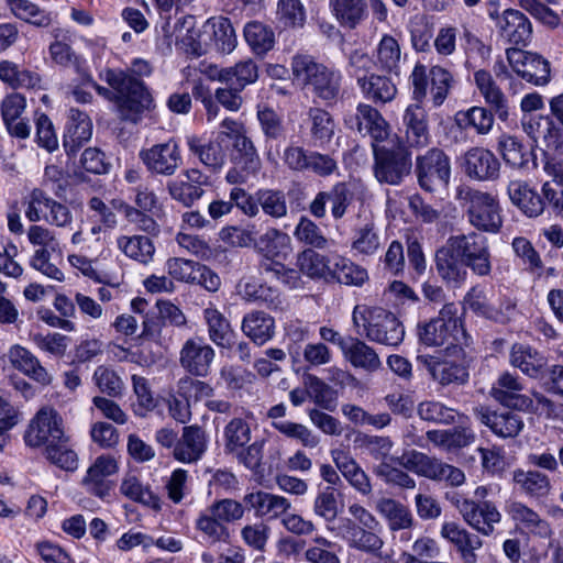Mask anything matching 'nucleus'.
<instances>
[{"instance_id": "7", "label": "nucleus", "mask_w": 563, "mask_h": 563, "mask_svg": "<svg viewBox=\"0 0 563 563\" xmlns=\"http://www.w3.org/2000/svg\"><path fill=\"white\" fill-rule=\"evenodd\" d=\"M66 437L64 420L58 411L51 407H42L30 420L24 432V442L30 448H47Z\"/></svg>"}, {"instance_id": "37", "label": "nucleus", "mask_w": 563, "mask_h": 563, "mask_svg": "<svg viewBox=\"0 0 563 563\" xmlns=\"http://www.w3.org/2000/svg\"><path fill=\"white\" fill-rule=\"evenodd\" d=\"M507 192L511 203L527 217L536 218L543 212L544 201L527 181L520 179L509 181Z\"/></svg>"}, {"instance_id": "42", "label": "nucleus", "mask_w": 563, "mask_h": 563, "mask_svg": "<svg viewBox=\"0 0 563 563\" xmlns=\"http://www.w3.org/2000/svg\"><path fill=\"white\" fill-rule=\"evenodd\" d=\"M401 57V47L398 40L390 34H384L374 51L375 67L380 71L397 75L400 69Z\"/></svg>"}, {"instance_id": "10", "label": "nucleus", "mask_w": 563, "mask_h": 563, "mask_svg": "<svg viewBox=\"0 0 563 563\" xmlns=\"http://www.w3.org/2000/svg\"><path fill=\"white\" fill-rule=\"evenodd\" d=\"M165 271L173 280L199 285L211 292L221 286V279L216 272L195 261L170 257L165 263Z\"/></svg>"}, {"instance_id": "46", "label": "nucleus", "mask_w": 563, "mask_h": 563, "mask_svg": "<svg viewBox=\"0 0 563 563\" xmlns=\"http://www.w3.org/2000/svg\"><path fill=\"white\" fill-rule=\"evenodd\" d=\"M329 8L341 26L352 30L367 15L364 0H329Z\"/></svg>"}, {"instance_id": "17", "label": "nucleus", "mask_w": 563, "mask_h": 563, "mask_svg": "<svg viewBox=\"0 0 563 563\" xmlns=\"http://www.w3.org/2000/svg\"><path fill=\"white\" fill-rule=\"evenodd\" d=\"M214 356L213 347L203 339L191 338L185 341L179 351V363L190 375L206 377L210 373Z\"/></svg>"}, {"instance_id": "25", "label": "nucleus", "mask_w": 563, "mask_h": 563, "mask_svg": "<svg viewBox=\"0 0 563 563\" xmlns=\"http://www.w3.org/2000/svg\"><path fill=\"white\" fill-rule=\"evenodd\" d=\"M500 163L493 152L473 147L464 155L466 175L476 180H494L499 175Z\"/></svg>"}, {"instance_id": "38", "label": "nucleus", "mask_w": 563, "mask_h": 563, "mask_svg": "<svg viewBox=\"0 0 563 563\" xmlns=\"http://www.w3.org/2000/svg\"><path fill=\"white\" fill-rule=\"evenodd\" d=\"M118 250L128 258L142 265H147L154 260L155 244L147 235L133 234L119 235L115 240Z\"/></svg>"}, {"instance_id": "16", "label": "nucleus", "mask_w": 563, "mask_h": 563, "mask_svg": "<svg viewBox=\"0 0 563 563\" xmlns=\"http://www.w3.org/2000/svg\"><path fill=\"white\" fill-rule=\"evenodd\" d=\"M119 471L118 461L110 454L98 456L88 467L81 479V485L87 493L104 500L110 497L114 487L113 482L108 479Z\"/></svg>"}, {"instance_id": "22", "label": "nucleus", "mask_w": 563, "mask_h": 563, "mask_svg": "<svg viewBox=\"0 0 563 563\" xmlns=\"http://www.w3.org/2000/svg\"><path fill=\"white\" fill-rule=\"evenodd\" d=\"M522 128L534 143H541L563 156V132L550 117L523 118Z\"/></svg>"}, {"instance_id": "43", "label": "nucleus", "mask_w": 563, "mask_h": 563, "mask_svg": "<svg viewBox=\"0 0 563 563\" xmlns=\"http://www.w3.org/2000/svg\"><path fill=\"white\" fill-rule=\"evenodd\" d=\"M91 135L92 123L89 117L80 110L71 108L64 136L65 148L70 153H75L84 142L90 140Z\"/></svg>"}, {"instance_id": "19", "label": "nucleus", "mask_w": 563, "mask_h": 563, "mask_svg": "<svg viewBox=\"0 0 563 563\" xmlns=\"http://www.w3.org/2000/svg\"><path fill=\"white\" fill-rule=\"evenodd\" d=\"M523 384L518 375L508 371L501 373L490 389L492 397L499 404L521 411L532 409L531 397L523 395Z\"/></svg>"}, {"instance_id": "47", "label": "nucleus", "mask_w": 563, "mask_h": 563, "mask_svg": "<svg viewBox=\"0 0 563 563\" xmlns=\"http://www.w3.org/2000/svg\"><path fill=\"white\" fill-rule=\"evenodd\" d=\"M375 509L387 521L391 531L408 529L412 526L413 519L410 510L394 498L377 499Z\"/></svg>"}, {"instance_id": "33", "label": "nucleus", "mask_w": 563, "mask_h": 563, "mask_svg": "<svg viewBox=\"0 0 563 563\" xmlns=\"http://www.w3.org/2000/svg\"><path fill=\"white\" fill-rule=\"evenodd\" d=\"M244 503L254 510L256 517L268 520L280 518L291 508V503L286 497L263 490L246 494Z\"/></svg>"}, {"instance_id": "20", "label": "nucleus", "mask_w": 563, "mask_h": 563, "mask_svg": "<svg viewBox=\"0 0 563 563\" xmlns=\"http://www.w3.org/2000/svg\"><path fill=\"white\" fill-rule=\"evenodd\" d=\"M208 444V435L201 427L197 424L184 427L173 450V456L184 464L197 463L207 452Z\"/></svg>"}, {"instance_id": "52", "label": "nucleus", "mask_w": 563, "mask_h": 563, "mask_svg": "<svg viewBox=\"0 0 563 563\" xmlns=\"http://www.w3.org/2000/svg\"><path fill=\"white\" fill-rule=\"evenodd\" d=\"M258 269L261 274L269 275L289 289L305 288V280L298 267L286 266L280 261H260Z\"/></svg>"}, {"instance_id": "29", "label": "nucleus", "mask_w": 563, "mask_h": 563, "mask_svg": "<svg viewBox=\"0 0 563 563\" xmlns=\"http://www.w3.org/2000/svg\"><path fill=\"white\" fill-rule=\"evenodd\" d=\"M402 123L409 146L421 148L429 144L428 115L421 103H412L406 108Z\"/></svg>"}, {"instance_id": "9", "label": "nucleus", "mask_w": 563, "mask_h": 563, "mask_svg": "<svg viewBox=\"0 0 563 563\" xmlns=\"http://www.w3.org/2000/svg\"><path fill=\"white\" fill-rule=\"evenodd\" d=\"M418 183L426 191H437L449 185L451 163L448 155L440 148H431L416 159Z\"/></svg>"}, {"instance_id": "11", "label": "nucleus", "mask_w": 563, "mask_h": 563, "mask_svg": "<svg viewBox=\"0 0 563 563\" xmlns=\"http://www.w3.org/2000/svg\"><path fill=\"white\" fill-rule=\"evenodd\" d=\"M453 504L463 520L482 536H492L495 526L501 521L500 511L490 500L475 501L470 498L457 497Z\"/></svg>"}, {"instance_id": "51", "label": "nucleus", "mask_w": 563, "mask_h": 563, "mask_svg": "<svg viewBox=\"0 0 563 563\" xmlns=\"http://www.w3.org/2000/svg\"><path fill=\"white\" fill-rule=\"evenodd\" d=\"M296 267L310 279H327L332 269L330 260L312 249H306L297 254Z\"/></svg>"}, {"instance_id": "61", "label": "nucleus", "mask_w": 563, "mask_h": 563, "mask_svg": "<svg viewBox=\"0 0 563 563\" xmlns=\"http://www.w3.org/2000/svg\"><path fill=\"white\" fill-rule=\"evenodd\" d=\"M224 451L228 454L240 451L251 440L250 424L242 418H233L223 430Z\"/></svg>"}, {"instance_id": "62", "label": "nucleus", "mask_w": 563, "mask_h": 563, "mask_svg": "<svg viewBox=\"0 0 563 563\" xmlns=\"http://www.w3.org/2000/svg\"><path fill=\"white\" fill-rule=\"evenodd\" d=\"M459 124L464 128H472L478 134H488L494 125V113L485 107L474 106L456 115Z\"/></svg>"}, {"instance_id": "5", "label": "nucleus", "mask_w": 563, "mask_h": 563, "mask_svg": "<svg viewBox=\"0 0 563 563\" xmlns=\"http://www.w3.org/2000/svg\"><path fill=\"white\" fill-rule=\"evenodd\" d=\"M419 338L429 346L466 345L468 338L459 316V307L453 302L444 305L437 318L419 328Z\"/></svg>"}, {"instance_id": "28", "label": "nucleus", "mask_w": 563, "mask_h": 563, "mask_svg": "<svg viewBox=\"0 0 563 563\" xmlns=\"http://www.w3.org/2000/svg\"><path fill=\"white\" fill-rule=\"evenodd\" d=\"M474 81L486 104L490 107L500 121L509 118V101L492 74L479 69L474 73Z\"/></svg>"}, {"instance_id": "8", "label": "nucleus", "mask_w": 563, "mask_h": 563, "mask_svg": "<svg viewBox=\"0 0 563 563\" xmlns=\"http://www.w3.org/2000/svg\"><path fill=\"white\" fill-rule=\"evenodd\" d=\"M25 217L31 222L44 220L49 225L71 229L74 217L68 206L53 199L41 189H34L25 210Z\"/></svg>"}, {"instance_id": "58", "label": "nucleus", "mask_w": 563, "mask_h": 563, "mask_svg": "<svg viewBox=\"0 0 563 563\" xmlns=\"http://www.w3.org/2000/svg\"><path fill=\"white\" fill-rule=\"evenodd\" d=\"M206 26H210L213 33L214 45L223 54H230L238 44L235 31L228 18L217 16L207 21Z\"/></svg>"}, {"instance_id": "60", "label": "nucleus", "mask_w": 563, "mask_h": 563, "mask_svg": "<svg viewBox=\"0 0 563 563\" xmlns=\"http://www.w3.org/2000/svg\"><path fill=\"white\" fill-rule=\"evenodd\" d=\"M45 457L52 464L67 472H74L78 467V455L69 445L67 435L63 441H57L45 448Z\"/></svg>"}, {"instance_id": "36", "label": "nucleus", "mask_w": 563, "mask_h": 563, "mask_svg": "<svg viewBox=\"0 0 563 563\" xmlns=\"http://www.w3.org/2000/svg\"><path fill=\"white\" fill-rule=\"evenodd\" d=\"M476 417L500 438H514L523 428L521 417L515 412H492L483 407L475 409Z\"/></svg>"}, {"instance_id": "40", "label": "nucleus", "mask_w": 563, "mask_h": 563, "mask_svg": "<svg viewBox=\"0 0 563 563\" xmlns=\"http://www.w3.org/2000/svg\"><path fill=\"white\" fill-rule=\"evenodd\" d=\"M512 482L521 494L536 499L547 497L552 489L549 476L536 470L516 468Z\"/></svg>"}, {"instance_id": "4", "label": "nucleus", "mask_w": 563, "mask_h": 563, "mask_svg": "<svg viewBox=\"0 0 563 563\" xmlns=\"http://www.w3.org/2000/svg\"><path fill=\"white\" fill-rule=\"evenodd\" d=\"M374 174L379 183L398 185L409 175L411 154L397 136L380 144L373 143Z\"/></svg>"}, {"instance_id": "23", "label": "nucleus", "mask_w": 563, "mask_h": 563, "mask_svg": "<svg viewBox=\"0 0 563 563\" xmlns=\"http://www.w3.org/2000/svg\"><path fill=\"white\" fill-rule=\"evenodd\" d=\"M167 22L163 26L165 37L170 44L173 41L188 54L194 56H201L206 49L200 41V31L196 29V20L192 15H185L179 18L173 25Z\"/></svg>"}, {"instance_id": "63", "label": "nucleus", "mask_w": 563, "mask_h": 563, "mask_svg": "<svg viewBox=\"0 0 563 563\" xmlns=\"http://www.w3.org/2000/svg\"><path fill=\"white\" fill-rule=\"evenodd\" d=\"M276 18L285 27L302 29L307 12L301 0H278Z\"/></svg>"}, {"instance_id": "32", "label": "nucleus", "mask_w": 563, "mask_h": 563, "mask_svg": "<svg viewBox=\"0 0 563 563\" xmlns=\"http://www.w3.org/2000/svg\"><path fill=\"white\" fill-rule=\"evenodd\" d=\"M418 361L424 366L431 377L442 386L463 384L468 378L467 369L455 362L440 360L431 355H420Z\"/></svg>"}, {"instance_id": "27", "label": "nucleus", "mask_w": 563, "mask_h": 563, "mask_svg": "<svg viewBox=\"0 0 563 563\" xmlns=\"http://www.w3.org/2000/svg\"><path fill=\"white\" fill-rule=\"evenodd\" d=\"M434 262L439 276L445 283L457 287L466 280L468 276L467 268L462 257L455 254L453 246L450 245L448 240L445 244L437 250Z\"/></svg>"}, {"instance_id": "15", "label": "nucleus", "mask_w": 563, "mask_h": 563, "mask_svg": "<svg viewBox=\"0 0 563 563\" xmlns=\"http://www.w3.org/2000/svg\"><path fill=\"white\" fill-rule=\"evenodd\" d=\"M506 55L512 70L522 79L536 86L549 82L550 64L540 55L519 48H508Z\"/></svg>"}, {"instance_id": "39", "label": "nucleus", "mask_w": 563, "mask_h": 563, "mask_svg": "<svg viewBox=\"0 0 563 563\" xmlns=\"http://www.w3.org/2000/svg\"><path fill=\"white\" fill-rule=\"evenodd\" d=\"M506 511L517 526L541 538H549L552 534L550 523L523 503L511 501L507 505Z\"/></svg>"}, {"instance_id": "30", "label": "nucleus", "mask_w": 563, "mask_h": 563, "mask_svg": "<svg viewBox=\"0 0 563 563\" xmlns=\"http://www.w3.org/2000/svg\"><path fill=\"white\" fill-rule=\"evenodd\" d=\"M379 228L373 218H365L354 224L351 232V251L357 255L371 256L382 247Z\"/></svg>"}, {"instance_id": "24", "label": "nucleus", "mask_w": 563, "mask_h": 563, "mask_svg": "<svg viewBox=\"0 0 563 563\" xmlns=\"http://www.w3.org/2000/svg\"><path fill=\"white\" fill-rule=\"evenodd\" d=\"M509 363L533 379H542L548 373V357L528 344H514L509 352Z\"/></svg>"}, {"instance_id": "26", "label": "nucleus", "mask_w": 563, "mask_h": 563, "mask_svg": "<svg viewBox=\"0 0 563 563\" xmlns=\"http://www.w3.org/2000/svg\"><path fill=\"white\" fill-rule=\"evenodd\" d=\"M8 358L12 367L30 377L36 383L47 386L53 382V376L41 364L40 360L26 347L14 344L8 351Z\"/></svg>"}, {"instance_id": "64", "label": "nucleus", "mask_w": 563, "mask_h": 563, "mask_svg": "<svg viewBox=\"0 0 563 563\" xmlns=\"http://www.w3.org/2000/svg\"><path fill=\"white\" fill-rule=\"evenodd\" d=\"M120 492L133 501L154 509L159 508L158 497L150 489L148 486H144L134 475H128L123 478Z\"/></svg>"}, {"instance_id": "53", "label": "nucleus", "mask_w": 563, "mask_h": 563, "mask_svg": "<svg viewBox=\"0 0 563 563\" xmlns=\"http://www.w3.org/2000/svg\"><path fill=\"white\" fill-rule=\"evenodd\" d=\"M0 81L12 89L35 88L40 85L41 78L36 73L21 68L16 63L9 59L0 60Z\"/></svg>"}, {"instance_id": "34", "label": "nucleus", "mask_w": 563, "mask_h": 563, "mask_svg": "<svg viewBox=\"0 0 563 563\" xmlns=\"http://www.w3.org/2000/svg\"><path fill=\"white\" fill-rule=\"evenodd\" d=\"M498 27L501 36L515 45L525 46L532 36V24L519 10H505L498 21Z\"/></svg>"}, {"instance_id": "14", "label": "nucleus", "mask_w": 563, "mask_h": 563, "mask_svg": "<svg viewBox=\"0 0 563 563\" xmlns=\"http://www.w3.org/2000/svg\"><path fill=\"white\" fill-rule=\"evenodd\" d=\"M366 338L373 342L397 346L405 336V329L396 316L383 308H373L369 324L364 323Z\"/></svg>"}, {"instance_id": "44", "label": "nucleus", "mask_w": 563, "mask_h": 563, "mask_svg": "<svg viewBox=\"0 0 563 563\" xmlns=\"http://www.w3.org/2000/svg\"><path fill=\"white\" fill-rule=\"evenodd\" d=\"M195 529L198 532L200 542L208 545L228 542L230 538L227 526L214 516L209 507L199 512L195 520Z\"/></svg>"}, {"instance_id": "50", "label": "nucleus", "mask_w": 563, "mask_h": 563, "mask_svg": "<svg viewBox=\"0 0 563 563\" xmlns=\"http://www.w3.org/2000/svg\"><path fill=\"white\" fill-rule=\"evenodd\" d=\"M10 12L19 20L36 27H48L53 22L51 12L31 0H4Z\"/></svg>"}, {"instance_id": "59", "label": "nucleus", "mask_w": 563, "mask_h": 563, "mask_svg": "<svg viewBox=\"0 0 563 563\" xmlns=\"http://www.w3.org/2000/svg\"><path fill=\"white\" fill-rule=\"evenodd\" d=\"M335 548V542L318 534L310 540L303 558L308 563H341Z\"/></svg>"}, {"instance_id": "57", "label": "nucleus", "mask_w": 563, "mask_h": 563, "mask_svg": "<svg viewBox=\"0 0 563 563\" xmlns=\"http://www.w3.org/2000/svg\"><path fill=\"white\" fill-rule=\"evenodd\" d=\"M330 277L344 285L362 286L368 279V274L365 268L353 263L351 260L335 256Z\"/></svg>"}, {"instance_id": "1", "label": "nucleus", "mask_w": 563, "mask_h": 563, "mask_svg": "<svg viewBox=\"0 0 563 563\" xmlns=\"http://www.w3.org/2000/svg\"><path fill=\"white\" fill-rule=\"evenodd\" d=\"M99 78L110 89L100 86L92 78L88 82L98 95L115 103L122 119L136 122L144 111L151 109L153 99L141 79L131 77L125 70L113 68L101 70Z\"/></svg>"}, {"instance_id": "13", "label": "nucleus", "mask_w": 563, "mask_h": 563, "mask_svg": "<svg viewBox=\"0 0 563 563\" xmlns=\"http://www.w3.org/2000/svg\"><path fill=\"white\" fill-rule=\"evenodd\" d=\"M139 157L150 173L161 176H173L183 164L180 148L172 139L141 150Z\"/></svg>"}, {"instance_id": "54", "label": "nucleus", "mask_w": 563, "mask_h": 563, "mask_svg": "<svg viewBox=\"0 0 563 563\" xmlns=\"http://www.w3.org/2000/svg\"><path fill=\"white\" fill-rule=\"evenodd\" d=\"M203 320L208 328L209 339L218 346H228L233 329L225 316L214 306H209L203 310Z\"/></svg>"}, {"instance_id": "12", "label": "nucleus", "mask_w": 563, "mask_h": 563, "mask_svg": "<svg viewBox=\"0 0 563 563\" xmlns=\"http://www.w3.org/2000/svg\"><path fill=\"white\" fill-rule=\"evenodd\" d=\"M347 129L357 131L363 136H369L372 144H380L390 140L389 124L380 112L371 104L360 103L354 113L344 117Z\"/></svg>"}, {"instance_id": "41", "label": "nucleus", "mask_w": 563, "mask_h": 563, "mask_svg": "<svg viewBox=\"0 0 563 563\" xmlns=\"http://www.w3.org/2000/svg\"><path fill=\"white\" fill-rule=\"evenodd\" d=\"M241 330L252 342L263 345L275 335V320L264 311H251L243 317Z\"/></svg>"}, {"instance_id": "55", "label": "nucleus", "mask_w": 563, "mask_h": 563, "mask_svg": "<svg viewBox=\"0 0 563 563\" xmlns=\"http://www.w3.org/2000/svg\"><path fill=\"white\" fill-rule=\"evenodd\" d=\"M358 87L363 95L374 102H389L397 93L396 86L389 78L376 74L360 78Z\"/></svg>"}, {"instance_id": "18", "label": "nucleus", "mask_w": 563, "mask_h": 563, "mask_svg": "<svg viewBox=\"0 0 563 563\" xmlns=\"http://www.w3.org/2000/svg\"><path fill=\"white\" fill-rule=\"evenodd\" d=\"M327 530L341 537L349 548L365 553H376L384 547L379 537L382 529L356 527L349 520H340L338 527L327 526Z\"/></svg>"}, {"instance_id": "6", "label": "nucleus", "mask_w": 563, "mask_h": 563, "mask_svg": "<svg viewBox=\"0 0 563 563\" xmlns=\"http://www.w3.org/2000/svg\"><path fill=\"white\" fill-rule=\"evenodd\" d=\"M397 461L404 468L432 481H444L451 486H461L465 482V474L459 467L416 450L404 452Z\"/></svg>"}, {"instance_id": "49", "label": "nucleus", "mask_w": 563, "mask_h": 563, "mask_svg": "<svg viewBox=\"0 0 563 563\" xmlns=\"http://www.w3.org/2000/svg\"><path fill=\"white\" fill-rule=\"evenodd\" d=\"M310 137L316 146L328 144L335 133V122L332 115L321 108H311L308 112Z\"/></svg>"}, {"instance_id": "3", "label": "nucleus", "mask_w": 563, "mask_h": 563, "mask_svg": "<svg viewBox=\"0 0 563 563\" xmlns=\"http://www.w3.org/2000/svg\"><path fill=\"white\" fill-rule=\"evenodd\" d=\"M467 222L478 232L497 234L503 228V209L496 195L460 186L455 195Z\"/></svg>"}, {"instance_id": "35", "label": "nucleus", "mask_w": 563, "mask_h": 563, "mask_svg": "<svg viewBox=\"0 0 563 563\" xmlns=\"http://www.w3.org/2000/svg\"><path fill=\"white\" fill-rule=\"evenodd\" d=\"M254 249L262 255L261 261L285 260L291 252V239L282 230L269 227L256 238Z\"/></svg>"}, {"instance_id": "56", "label": "nucleus", "mask_w": 563, "mask_h": 563, "mask_svg": "<svg viewBox=\"0 0 563 563\" xmlns=\"http://www.w3.org/2000/svg\"><path fill=\"white\" fill-rule=\"evenodd\" d=\"M244 38L256 55H264L274 47L273 30L258 21H251L244 26Z\"/></svg>"}, {"instance_id": "31", "label": "nucleus", "mask_w": 563, "mask_h": 563, "mask_svg": "<svg viewBox=\"0 0 563 563\" xmlns=\"http://www.w3.org/2000/svg\"><path fill=\"white\" fill-rule=\"evenodd\" d=\"M330 453L333 463L347 483L361 495H369L372 493L371 479L351 454L342 449H333Z\"/></svg>"}, {"instance_id": "48", "label": "nucleus", "mask_w": 563, "mask_h": 563, "mask_svg": "<svg viewBox=\"0 0 563 563\" xmlns=\"http://www.w3.org/2000/svg\"><path fill=\"white\" fill-rule=\"evenodd\" d=\"M189 151L195 154L199 161L212 170H220L225 164V152L220 141H210L202 143L195 135L187 137Z\"/></svg>"}, {"instance_id": "2", "label": "nucleus", "mask_w": 563, "mask_h": 563, "mask_svg": "<svg viewBox=\"0 0 563 563\" xmlns=\"http://www.w3.org/2000/svg\"><path fill=\"white\" fill-rule=\"evenodd\" d=\"M290 67L295 84L311 91L328 104L338 99L342 82L340 70L318 63L306 54L295 55Z\"/></svg>"}, {"instance_id": "21", "label": "nucleus", "mask_w": 563, "mask_h": 563, "mask_svg": "<svg viewBox=\"0 0 563 563\" xmlns=\"http://www.w3.org/2000/svg\"><path fill=\"white\" fill-rule=\"evenodd\" d=\"M26 109V99L19 92H10L0 101L2 122L11 136L27 139L31 133L29 121L22 118Z\"/></svg>"}, {"instance_id": "45", "label": "nucleus", "mask_w": 563, "mask_h": 563, "mask_svg": "<svg viewBox=\"0 0 563 563\" xmlns=\"http://www.w3.org/2000/svg\"><path fill=\"white\" fill-rule=\"evenodd\" d=\"M343 357L355 368L376 372L382 366L380 358L373 347L365 342L350 336V343L342 353Z\"/></svg>"}]
</instances>
